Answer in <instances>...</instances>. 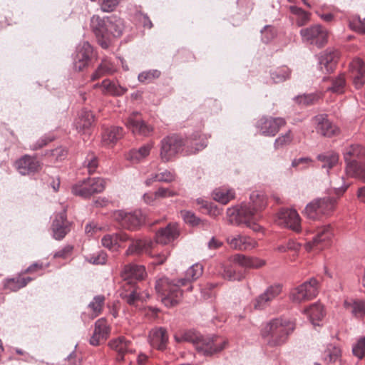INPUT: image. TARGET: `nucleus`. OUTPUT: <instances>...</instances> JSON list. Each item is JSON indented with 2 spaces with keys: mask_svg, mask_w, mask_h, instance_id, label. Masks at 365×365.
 Segmentation results:
<instances>
[{
  "mask_svg": "<svg viewBox=\"0 0 365 365\" xmlns=\"http://www.w3.org/2000/svg\"><path fill=\"white\" fill-rule=\"evenodd\" d=\"M262 41L267 43L270 42L276 36V31L274 27L267 25L261 30Z\"/></svg>",
  "mask_w": 365,
  "mask_h": 365,
  "instance_id": "obj_53",
  "label": "nucleus"
},
{
  "mask_svg": "<svg viewBox=\"0 0 365 365\" xmlns=\"http://www.w3.org/2000/svg\"><path fill=\"white\" fill-rule=\"evenodd\" d=\"M87 260L94 264H104L107 260V255L103 251L94 253L86 257Z\"/></svg>",
  "mask_w": 365,
  "mask_h": 365,
  "instance_id": "obj_54",
  "label": "nucleus"
},
{
  "mask_svg": "<svg viewBox=\"0 0 365 365\" xmlns=\"http://www.w3.org/2000/svg\"><path fill=\"white\" fill-rule=\"evenodd\" d=\"M185 145L184 140L176 135L168 136L161 141L160 156L163 162L171 160Z\"/></svg>",
  "mask_w": 365,
  "mask_h": 365,
  "instance_id": "obj_10",
  "label": "nucleus"
},
{
  "mask_svg": "<svg viewBox=\"0 0 365 365\" xmlns=\"http://www.w3.org/2000/svg\"><path fill=\"white\" fill-rule=\"evenodd\" d=\"M257 246L256 240L243 235H237L230 241V247L239 250H249Z\"/></svg>",
  "mask_w": 365,
  "mask_h": 365,
  "instance_id": "obj_29",
  "label": "nucleus"
},
{
  "mask_svg": "<svg viewBox=\"0 0 365 365\" xmlns=\"http://www.w3.org/2000/svg\"><path fill=\"white\" fill-rule=\"evenodd\" d=\"M309 321L314 326H319V322L324 316V308L319 303H314L304 310Z\"/></svg>",
  "mask_w": 365,
  "mask_h": 365,
  "instance_id": "obj_34",
  "label": "nucleus"
},
{
  "mask_svg": "<svg viewBox=\"0 0 365 365\" xmlns=\"http://www.w3.org/2000/svg\"><path fill=\"white\" fill-rule=\"evenodd\" d=\"M282 289V285L279 284L268 287L264 292L252 300V304L254 309L257 310L265 309L280 294Z\"/></svg>",
  "mask_w": 365,
  "mask_h": 365,
  "instance_id": "obj_14",
  "label": "nucleus"
},
{
  "mask_svg": "<svg viewBox=\"0 0 365 365\" xmlns=\"http://www.w3.org/2000/svg\"><path fill=\"white\" fill-rule=\"evenodd\" d=\"M202 266L195 264L186 271L184 278L179 279L176 282L165 277L158 279L155 289L161 302L168 307L178 304L182 296L180 287L198 279L202 274Z\"/></svg>",
  "mask_w": 365,
  "mask_h": 365,
  "instance_id": "obj_1",
  "label": "nucleus"
},
{
  "mask_svg": "<svg viewBox=\"0 0 365 365\" xmlns=\"http://www.w3.org/2000/svg\"><path fill=\"white\" fill-rule=\"evenodd\" d=\"M149 341L153 347L163 350L168 341V335L165 329L156 327L149 333Z\"/></svg>",
  "mask_w": 365,
  "mask_h": 365,
  "instance_id": "obj_26",
  "label": "nucleus"
},
{
  "mask_svg": "<svg viewBox=\"0 0 365 365\" xmlns=\"http://www.w3.org/2000/svg\"><path fill=\"white\" fill-rule=\"evenodd\" d=\"M152 148V144H147L140 147L139 149L131 150L128 153L127 158L133 163H138L149 155Z\"/></svg>",
  "mask_w": 365,
  "mask_h": 365,
  "instance_id": "obj_38",
  "label": "nucleus"
},
{
  "mask_svg": "<svg viewBox=\"0 0 365 365\" xmlns=\"http://www.w3.org/2000/svg\"><path fill=\"white\" fill-rule=\"evenodd\" d=\"M317 160L322 163V168L329 170L336 166L339 162V155L334 151H328L317 155Z\"/></svg>",
  "mask_w": 365,
  "mask_h": 365,
  "instance_id": "obj_35",
  "label": "nucleus"
},
{
  "mask_svg": "<svg viewBox=\"0 0 365 365\" xmlns=\"http://www.w3.org/2000/svg\"><path fill=\"white\" fill-rule=\"evenodd\" d=\"M179 236L178 225L170 223L165 227L160 229L155 234V242L162 245L172 242Z\"/></svg>",
  "mask_w": 365,
  "mask_h": 365,
  "instance_id": "obj_23",
  "label": "nucleus"
},
{
  "mask_svg": "<svg viewBox=\"0 0 365 365\" xmlns=\"http://www.w3.org/2000/svg\"><path fill=\"white\" fill-rule=\"evenodd\" d=\"M333 236L332 229L330 225H324L320 227L317 235L313 237L312 241L306 244L305 248L307 251L312 250L314 247L317 249H323L327 246Z\"/></svg>",
  "mask_w": 365,
  "mask_h": 365,
  "instance_id": "obj_18",
  "label": "nucleus"
},
{
  "mask_svg": "<svg viewBox=\"0 0 365 365\" xmlns=\"http://www.w3.org/2000/svg\"><path fill=\"white\" fill-rule=\"evenodd\" d=\"M93 53V47L88 42H83L77 48L74 58V68L81 71L88 66Z\"/></svg>",
  "mask_w": 365,
  "mask_h": 365,
  "instance_id": "obj_20",
  "label": "nucleus"
},
{
  "mask_svg": "<svg viewBox=\"0 0 365 365\" xmlns=\"http://www.w3.org/2000/svg\"><path fill=\"white\" fill-rule=\"evenodd\" d=\"M341 356L339 347L329 344L327 346L322 354V360L327 364H334L338 361Z\"/></svg>",
  "mask_w": 365,
  "mask_h": 365,
  "instance_id": "obj_36",
  "label": "nucleus"
},
{
  "mask_svg": "<svg viewBox=\"0 0 365 365\" xmlns=\"http://www.w3.org/2000/svg\"><path fill=\"white\" fill-rule=\"evenodd\" d=\"M98 87L101 88L103 94L113 96H122L128 91L126 88L118 85L109 79H105L101 84L97 83L94 86V88Z\"/></svg>",
  "mask_w": 365,
  "mask_h": 365,
  "instance_id": "obj_32",
  "label": "nucleus"
},
{
  "mask_svg": "<svg viewBox=\"0 0 365 365\" xmlns=\"http://www.w3.org/2000/svg\"><path fill=\"white\" fill-rule=\"evenodd\" d=\"M94 122L93 114L88 110H82L75 120L74 125L78 133H86Z\"/></svg>",
  "mask_w": 365,
  "mask_h": 365,
  "instance_id": "obj_28",
  "label": "nucleus"
},
{
  "mask_svg": "<svg viewBox=\"0 0 365 365\" xmlns=\"http://www.w3.org/2000/svg\"><path fill=\"white\" fill-rule=\"evenodd\" d=\"M352 353L359 359L365 356V336L361 337L352 347Z\"/></svg>",
  "mask_w": 365,
  "mask_h": 365,
  "instance_id": "obj_51",
  "label": "nucleus"
},
{
  "mask_svg": "<svg viewBox=\"0 0 365 365\" xmlns=\"http://www.w3.org/2000/svg\"><path fill=\"white\" fill-rule=\"evenodd\" d=\"M232 262L244 268H259L265 264V261L257 257H250L242 254L232 257Z\"/></svg>",
  "mask_w": 365,
  "mask_h": 365,
  "instance_id": "obj_31",
  "label": "nucleus"
},
{
  "mask_svg": "<svg viewBox=\"0 0 365 365\" xmlns=\"http://www.w3.org/2000/svg\"><path fill=\"white\" fill-rule=\"evenodd\" d=\"M344 306L346 309H351V312L356 317H362L365 315V301L364 300H345Z\"/></svg>",
  "mask_w": 365,
  "mask_h": 365,
  "instance_id": "obj_39",
  "label": "nucleus"
},
{
  "mask_svg": "<svg viewBox=\"0 0 365 365\" xmlns=\"http://www.w3.org/2000/svg\"><path fill=\"white\" fill-rule=\"evenodd\" d=\"M322 215H329L335 208L336 200L329 196L315 199Z\"/></svg>",
  "mask_w": 365,
  "mask_h": 365,
  "instance_id": "obj_40",
  "label": "nucleus"
},
{
  "mask_svg": "<svg viewBox=\"0 0 365 365\" xmlns=\"http://www.w3.org/2000/svg\"><path fill=\"white\" fill-rule=\"evenodd\" d=\"M71 223L67 220L66 211L57 214L53 221L51 230L53 237L57 240H61L71 230Z\"/></svg>",
  "mask_w": 365,
  "mask_h": 365,
  "instance_id": "obj_19",
  "label": "nucleus"
},
{
  "mask_svg": "<svg viewBox=\"0 0 365 365\" xmlns=\"http://www.w3.org/2000/svg\"><path fill=\"white\" fill-rule=\"evenodd\" d=\"M106 298L103 295L95 297L92 302L88 304V309L91 312V317L93 319L101 314Z\"/></svg>",
  "mask_w": 365,
  "mask_h": 365,
  "instance_id": "obj_44",
  "label": "nucleus"
},
{
  "mask_svg": "<svg viewBox=\"0 0 365 365\" xmlns=\"http://www.w3.org/2000/svg\"><path fill=\"white\" fill-rule=\"evenodd\" d=\"M285 124L286 121L282 118L263 116L257 121L256 128L263 135L274 136Z\"/></svg>",
  "mask_w": 365,
  "mask_h": 365,
  "instance_id": "obj_12",
  "label": "nucleus"
},
{
  "mask_svg": "<svg viewBox=\"0 0 365 365\" xmlns=\"http://www.w3.org/2000/svg\"><path fill=\"white\" fill-rule=\"evenodd\" d=\"M175 179V174L170 170H165L157 174H153L145 180L147 185H150L154 182H170Z\"/></svg>",
  "mask_w": 365,
  "mask_h": 365,
  "instance_id": "obj_42",
  "label": "nucleus"
},
{
  "mask_svg": "<svg viewBox=\"0 0 365 365\" xmlns=\"http://www.w3.org/2000/svg\"><path fill=\"white\" fill-rule=\"evenodd\" d=\"M98 333L108 338L110 333V327L108 325L107 320L105 318H101L95 323V330Z\"/></svg>",
  "mask_w": 365,
  "mask_h": 365,
  "instance_id": "obj_52",
  "label": "nucleus"
},
{
  "mask_svg": "<svg viewBox=\"0 0 365 365\" xmlns=\"http://www.w3.org/2000/svg\"><path fill=\"white\" fill-rule=\"evenodd\" d=\"M178 193L175 191L172 190L170 188L160 187L155 193V198L162 197H170L178 195Z\"/></svg>",
  "mask_w": 365,
  "mask_h": 365,
  "instance_id": "obj_59",
  "label": "nucleus"
},
{
  "mask_svg": "<svg viewBox=\"0 0 365 365\" xmlns=\"http://www.w3.org/2000/svg\"><path fill=\"white\" fill-rule=\"evenodd\" d=\"M293 140V135L290 130H287L284 134L280 135L275 139L274 147L275 149H279L289 145Z\"/></svg>",
  "mask_w": 365,
  "mask_h": 365,
  "instance_id": "obj_49",
  "label": "nucleus"
},
{
  "mask_svg": "<svg viewBox=\"0 0 365 365\" xmlns=\"http://www.w3.org/2000/svg\"><path fill=\"white\" fill-rule=\"evenodd\" d=\"M121 0H102L101 4V9L104 12H110L113 11Z\"/></svg>",
  "mask_w": 365,
  "mask_h": 365,
  "instance_id": "obj_60",
  "label": "nucleus"
},
{
  "mask_svg": "<svg viewBox=\"0 0 365 365\" xmlns=\"http://www.w3.org/2000/svg\"><path fill=\"white\" fill-rule=\"evenodd\" d=\"M349 68L355 88H361L365 83L364 63L361 58H355L350 63Z\"/></svg>",
  "mask_w": 365,
  "mask_h": 365,
  "instance_id": "obj_21",
  "label": "nucleus"
},
{
  "mask_svg": "<svg viewBox=\"0 0 365 365\" xmlns=\"http://www.w3.org/2000/svg\"><path fill=\"white\" fill-rule=\"evenodd\" d=\"M130 240V237L125 232H119L113 235H106L101 240L102 245L113 251H116L120 247V244Z\"/></svg>",
  "mask_w": 365,
  "mask_h": 365,
  "instance_id": "obj_27",
  "label": "nucleus"
},
{
  "mask_svg": "<svg viewBox=\"0 0 365 365\" xmlns=\"http://www.w3.org/2000/svg\"><path fill=\"white\" fill-rule=\"evenodd\" d=\"M312 120L317 133L324 137L331 138L339 133V128L330 121L325 114L315 115Z\"/></svg>",
  "mask_w": 365,
  "mask_h": 365,
  "instance_id": "obj_16",
  "label": "nucleus"
},
{
  "mask_svg": "<svg viewBox=\"0 0 365 365\" xmlns=\"http://www.w3.org/2000/svg\"><path fill=\"white\" fill-rule=\"evenodd\" d=\"M250 205L247 206L246 204H242L240 206H237L238 208L247 207L250 210L254 211V215H257V212L264 209L267 205V197L262 192H252L250 194Z\"/></svg>",
  "mask_w": 365,
  "mask_h": 365,
  "instance_id": "obj_33",
  "label": "nucleus"
},
{
  "mask_svg": "<svg viewBox=\"0 0 365 365\" xmlns=\"http://www.w3.org/2000/svg\"><path fill=\"white\" fill-rule=\"evenodd\" d=\"M91 26L98 43L103 48L109 46L112 37L120 36L124 29L123 19L116 16L103 19L93 16L91 18Z\"/></svg>",
  "mask_w": 365,
  "mask_h": 365,
  "instance_id": "obj_2",
  "label": "nucleus"
},
{
  "mask_svg": "<svg viewBox=\"0 0 365 365\" xmlns=\"http://www.w3.org/2000/svg\"><path fill=\"white\" fill-rule=\"evenodd\" d=\"M109 346L112 349L117 352V361H124V355L126 353L134 351L132 347V342L127 340L124 336H120L117 339H113L109 342Z\"/></svg>",
  "mask_w": 365,
  "mask_h": 365,
  "instance_id": "obj_24",
  "label": "nucleus"
},
{
  "mask_svg": "<svg viewBox=\"0 0 365 365\" xmlns=\"http://www.w3.org/2000/svg\"><path fill=\"white\" fill-rule=\"evenodd\" d=\"M73 247L72 245H66L61 250L56 252L53 257L54 258L67 259L73 252Z\"/></svg>",
  "mask_w": 365,
  "mask_h": 365,
  "instance_id": "obj_61",
  "label": "nucleus"
},
{
  "mask_svg": "<svg viewBox=\"0 0 365 365\" xmlns=\"http://www.w3.org/2000/svg\"><path fill=\"white\" fill-rule=\"evenodd\" d=\"M300 34L304 41L317 47H322L327 42L328 32L320 25H314L308 28L302 29Z\"/></svg>",
  "mask_w": 365,
  "mask_h": 365,
  "instance_id": "obj_11",
  "label": "nucleus"
},
{
  "mask_svg": "<svg viewBox=\"0 0 365 365\" xmlns=\"http://www.w3.org/2000/svg\"><path fill=\"white\" fill-rule=\"evenodd\" d=\"M289 10L296 16V24L298 26H302L309 22L310 14L302 8L297 6H291Z\"/></svg>",
  "mask_w": 365,
  "mask_h": 365,
  "instance_id": "obj_45",
  "label": "nucleus"
},
{
  "mask_svg": "<svg viewBox=\"0 0 365 365\" xmlns=\"http://www.w3.org/2000/svg\"><path fill=\"white\" fill-rule=\"evenodd\" d=\"M174 339L178 343H192L197 350L205 356H212L220 351L225 345V341L219 336L203 338L199 333L192 330H180L175 334Z\"/></svg>",
  "mask_w": 365,
  "mask_h": 365,
  "instance_id": "obj_3",
  "label": "nucleus"
},
{
  "mask_svg": "<svg viewBox=\"0 0 365 365\" xmlns=\"http://www.w3.org/2000/svg\"><path fill=\"white\" fill-rule=\"evenodd\" d=\"M213 199L222 205L228 202V190L227 189H216L213 192Z\"/></svg>",
  "mask_w": 365,
  "mask_h": 365,
  "instance_id": "obj_55",
  "label": "nucleus"
},
{
  "mask_svg": "<svg viewBox=\"0 0 365 365\" xmlns=\"http://www.w3.org/2000/svg\"><path fill=\"white\" fill-rule=\"evenodd\" d=\"M330 81L331 86L327 88V91L336 94H341L345 91L346 83L344 74H339L336 77L331 78Z\"/></svg>",
  "mask_w": 365,
  "mask_h": 365,
  "instance_id": "obj_41",
  "label": "nucleus"
},
{
  "mask_svg": "<svg viewBox=\"0 0 365 365\" xmlns=\"http://www.w3.org/2000/svg\"><path fill=\"white\" fill-rule=\"evenodd\" d=\"M343 155L346 174L365 182V148L351 145L344 149Z\"/></svg>",
  "mask_w": 365,
  "mask_h": 365,
  "instance_id": "obj_6",
  "label": "nucleus"
},
{
  "mask_svg": "<svg viewBox=\"0 0 365 365\" xmlns=\"http://www.w3.org/2000/svg\"><path fill=\"white\" fill-rule=\"evenodd\" d=\"M319 98L320 96L318 93H312L299 95L294 98V101L299 105L307 106L314 104Z\"/></svg>",
  "mask_w": 365,
  "mask_h": 365,
  "instance_id": "obj_47",
  "label": "nucleus"
},
{
  "mask_svg": "<svg viewBox=\"0 0 365 365\" xmlns=\"http://www.w3.org/2000/svg\"><path fill=\"white\" fill-rule=\"evenodd\" d=\"M125 125L135 134L147 135L153 130L150 126L145 123L141 118L140 113L138 112H133L130 114Z\"/></svg>",
  "mask_w": 365,
  "mask_h": 365,
  "instance_id": "obj_22",
  "label": "nucleus"
},
{
  "mask_svg": "<svg viewBox=\"0 0 365 365\" xmlns=\"http://www.w3.org/2000/svg\"><path fill=\"white\" fill-rule=\"evenodd\" d=\"M257 218V216L254 215V211L245 207L241 208L233 207L230 208V222H235L236 224L245 223L253 231L260 232L262 230V227L255 222Z\"/></svg>",
  "mask_w": 365,
  "mask_h": 365,
  "instance_id": "obj_8",
  "label": "nucleus"
},
{
  "mask_svg": "<svg viewBox=\"0 0 365 365\" xmlns=\"http://www.w3.org/2000/svg\"><path fill=\"white\" fill-rule=\"evenodd\" d=\"M319 293V282L312 277L290 291L289 299L293 303L300 304L315 298Z\"/></svg>",
  "mask_w": 365,
  "mask_h": 365,
  "instance_id": "obj_7",
  "label": "nucleus"
},
{
  "mask_svg": "<svg viewBox=\"0 0 365 365\" xmlns=\"http://www.w3.org/2000/svg\"><path fill=\"white\" fill-rule=\"evenodd\" d=\"M304 215L311 220H317L322 215L316 200H312L307 205L304 209Z\"/></svg>",
  "mask_w": 365,
  "mask_h": 365,
  "instance_id": "obj_48",
  "label": "nucleus"
},
{
  "mask_svg": "<svg viewBox=\"0 0 365 365\" xmlns=\"http://www.w3.org/2000/svg\"><path fill=\"white\" fill-rule=\"evenodd\" d=\"M15 168L21 175H29L39 172L42 163L36 157L24 155L16 161Z\"/></svg>",
  "mask_w": 365,
  "mask_h": 365,
  "instance_id": "obj_17",
  "label": "nucleus"
},
{
  "mask_svg": "<svg viewBox=\"0 0 365 365\" xmlns=\"http://www.w3.org/2000/svg\"><path fill=\"white\" fill-rule=\"evenodd\" d=\"M122 277L125 281L123 290L120 293V297L131 306H135L140 300L138 288L134 284V280H142L147 273L144 266L135 264H129L124 267Z\"/></svg>",
  "mask_w": 365,
  "mask_h": 365,
  "instance_id": "obj_4",
  "label": "nucleus"
},
{
  "mask_svg": "<svg viewBox=\"0 0 365 365\" xmlns=\"http://www.w3.org/2000/svg\"><path fill=\"white\" fill-rule=\"evenodd\" d=\"M160 72L158 70L143 71L138 75V80L141 83H148L154 79L159 78Z\"/></svg>",
  "mask_w": 365,
  "mask_h": 365,
  "instance_id": "obj_50",
  "label": "nucleus"
},
{
  "mask_svg": "<svg viewBox=\"0 0 365 365\" xmlns=\"http://www.w3.org/2000/svg\"><path fill=\"white\" fill-rule=\"evenodd\" d=\"M277 223L296 232L301 231V219L294 209H281L277 214Z\"/></svg>",
  "mask_w": 365,
  "mask_h": 365,
  "instance_id": "obj_13",
  "label": "nucleus"
},
{
  "mask_svg": "<svg viewBox=\"0 0 365 365\" xmlns=\"http://www.w3.org/2000/svg\"><path fill=\"white\" fill-rule=\"evenodd\" d=\"M295 329L294 324L288 319L277 318L269 322L262 330V336L270 346H281Z\"/></svg>",
  "mask_w": 365,
  "mask_h": 365,
  "instance_id": "obj_5",
  "label": "nucleus"
},
{
  "mask_svg": "<svg viewBox=\"0 0 365 365\" xmlns=\"http://www.w3.org/2000/svg\"><path fill=\"white\" fill-rule=\"evenodd\" d=\"M84 164L88 168V173L92 174L98 167L97 158L93 154L88 155L84 162Z\"/></svg>",
  "mask_w": 365,
  "mask_h": 365,
  "instance_id": "obj_57",
  "label": "nucleus"
},
{
  "mask_svg": "<svg viewBox=\"0 0 365 365\" xmlns=\"http://www.w3.org/2000/svg\"><path fill=\"white\" fill-rule=\"evenodd\" d=\"M349 26L352 30L359 33H365V24L359 16L353 17L349 21Z\"/></svg>",
  "mask_w": 365,
  "mask_h": 365,
  "instance_id": "obj_56",
  "label": "nucleus"
},
{
  "mask_svg": "<svg viewBox=\"0 0 365 365\" xmlns=\"http://www.w3.org/2000/svg\"><path fill=\"white\" fill-rule=\"evenodd\" d=\"M333 189L336 190L337 194L344 192L348 187V185L345 184L344 178H339L338 179L331 181Z\"/></svg>",
  "mask_w": 365,
  "mask_h": 365,
  "instance_id": "obj_58",
  "label": "nucleus"
},
{
  "mask_svg": "<svg viewBox=\"0 0 365 365\" xmlns=\"http://www.w3.org/2000/svg\"><path fill=\"white\" fill-rule=\"evenodd\" d=\"M130 244L125 251V255L126 256L133 255H141L144 252H148L153 245L152 242L147 239H138V240H131Z\"/></svg>",
  "mask_w": 365,
  "mask_h": 365,
  "instance_id": "obj_30",
  "label": "nucleus"
},
{
  "mask_svg": "<svg viewBox=\"0 0 365 365\" xmlns=\"http://www.w3.org/2000/svg\"><path fill=\"white\" fill-rule=\"evenodd\" d=\"M31 279L30 277H19L15 279H7L5 282V288L13 292H16L19 289L25 287Z\"/></svg>",
  "mask_w": 365,
  "mask_h": 365,
  "instance_id": "obj_46",
  "label": "nucleus"
},
{
  "mask_svg": "<svg viewBox=\"0 0 365 365\" xmlns=\"http://www.w3.org/2000/svg\"><path fill=\"white\" fill-rule=\"evenodd\" d=\"M67 153L68 152L65 148L59 147L51 150V156L53 158L54 160L60 161L66 157Z\"/></svg>",
  "mask_w": 365,
  "mask_h": 365,
  "instance_id": "obj_62",
  "label": "nucleus"
},
{
  "mask_svg": "<svg viewBox=\"0 0 365 365\" xmlns=\"http://www.w3.org/2000/svg\"><path fill=\"white\" fill-rule=\"evenodd\" d=\"M339 58V53L336 50L328 48L324 51L319 58L320 68L327 72H332Z\"/></svg>",
  "mask_w": 365,
  "mask_h": 365,
  "instance_id": "obj_25",
  "label": "nucleus"
},
{
  "mask_svg": "<svg viewBox=\"0 0 365 365\" xmlns=\"http://www.w3.org/2000/svg\"><path fill=\"white\" fill-rule=\"evenodd\" d=\"M182 217L185 220L186 223H189L192 225H195L198 224L199 219L196 217L194 213L190 211H181L180 212Z\"/></svg>",
  "mask_w": 365,
  "mask_h": 365,
  "instance_id": "obj_63",
  "label": "nucleus"
},
{
  "mask_svg": "<svg viewBox=\"0 0 365 365\" xmlns=\"http://www.w3.org/2000/svg\"><path fill=\"white\" fill-rule=\"evenodd\" d=\"M106 187V181L100 178H88L81 183L76 184L72 187V192L84 198L100 193Z\"/></svg>",
  "mask_w": 365,
  "mask_h": 365,
  "instance_id": "obj_9",
  "label": "nucleus"
},
{
  "mask_svg": "<svg viewBox=\"0 0 365 365\" xmlns=\"http://www.w3.org/2000/svg\"><path fill=\"white\" fill-rule=\"evenodd\" d=\"M114 217L123 227L130 230L137 229L145 220L140 211L125 212L119 210L115 212Z\"/></svg>",
  "mask_w": 365,
  "mask_h": 365,
  "instance_id": "obj_15",
  "label": "nucleus"
},
{
  "mask_svg": "<svg viewBox=\"0 0 365 365\" xmlns=\"http://www.w3.org/2000/svg\"><path fill=\"white\" fill-rule=\"evenodd\" d=\"M123 130L121 127H111L106 129L103 134V141L109 145L115 143L123 137Z\"/></svg>",
  "mask_w": 365,
  "mask_h": 365,
  "instance_id": "obj_37",
  "label": "nucleus"
},
{
  "mask_svg": "<svg viewBox=\"0 0 365 365\" xmlns=\"http://www.w3.org/2000/svg\"><path fill=\"white\" fill-rule=\"evenodd\" d=\"M99 66L103 70L106 75L113 74L115 71V68L113 63L108 59L105 58L102 60Z\"/></svg>",
  "mask_w": 365,
  "mask_h": 365,
  "instance_id": "obj_64",
  "label": "nucleus"
},
{
  "mask_svg": "<svg viewBox=\"0 0 365 365\" xmlns=\"http://www.w3.org/2000/svg\"><path fill=\"white\" fill-rule=\"evenodd\" d=\"M291 75L290 69L287 66L278 67L270 72V77L273 83H279L289 79Z\"/></svg>",
  "mask_w": 365,
  "mask_h": 365,
  "instance_id": "obj_43",
  "label": "nucleus"
}]
</instances>
